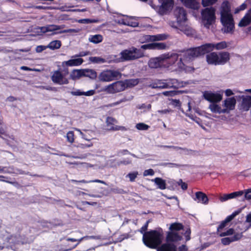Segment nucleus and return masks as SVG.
Returning <instances> with one entry per match:
<instances>
[{
  "mask_svg": "<svg viewBox=\"0 0 251 251\" xmlns=\"http://www.w3.org/2000/svg\"><path fill=\"white\" fill-rule=\"evenodd\" d=\"M103 40V37L100 34H96L90 35L89 37V41L94 44H98L101 42Z\"/></svg>",
  "mask_w": 251,
  "mask_h": 251,
  "instance_id": "nucleus-32",
  "label": "nucleus"
},
{
  "mask_svg": "<svg viewBox=\"0 0 251 251\" xmlns=\"http://www.w3.org/2000/svg\"><path fill=\"white\" fill-rule=\"evenodd\" d=\"M217 103H212L209 105V108L210 110L215 113H223V109Z\"/></svg>",
  "mask_w": 251,
  "mask_h": 251,
  "instance_id": "nucleus-33",
  "label": "nucleus"
},
{
  "mask_svg": "<svg viewBox=\"0 0 251 251\" xmlns=\"http://www.w3.org/2000/svg\"><path fill=\"white\" fill-rule=\"evenodd\" d=\"M164 54L166 57L167 58L168 63L170 66L174 64L178 59L179 55L176 53H172L171 55L169 53Z\"/></svg>",
  "mask_w": 251,
  "mask_h": 251,
  "instance_id": "nucleus-30",
  "label": "nucleus"
},
{
  "mask_svg": "<svg viewBox=\"0 0 251 251\" xmlns=\"http://www.w3.org/2000/svg\"><path fill=\"white\" fill-rule=\"evenodd\" d=\"M245 198L247 200H251V189H248L246 191Z\"/></svg>",
  "mask_w": 251,
  "mask_h": 251,
  "instance_id": "nucleus-60",
  "label": "nucleus"
},
{
  "mask_svg": "<svg viewBox=\"0 0 251 251\" xmlns=\"http://www.w3.org/2000/svg\"><path fill=\"white\" fill-rule=\"evenodd\" d=\"M182 239V237L177 232L174 231L168 232L166 236L167 242L172 243L178 242Z\"/></svg>",
  "mask_w": 251,
  "mask_h": 251,
  "instance_id": "nucleus-21",
  "label": "nucleus"
},
{
  "mask_svg": "<svg viewBox=\"0 0 251 251\" xmlns=\"http://www.w3.org/2000/svg\"><path fill=\"white\" fill-rule=\"evenodd\" d=\"M136 127L139 130H146L149 128L150 126L144 123H140L136 124Z\"/></svg>",
  "mask_w": 251,
  "mask_h": 251,
  "instance_id": "nucleus-44",
  "label": "nucleus"
},
{
  "mask_svg": "<svg viewBox=\"0 0 251 251\" xmlns=\"http://www.w3.org/2000/svg\"><path fill=\"white\" fill-rule=\"evenodd\" d=\"M62 45L61 42L60 40H54L50 42L47 46L48 48L51 50L59 49Z\"/></svg>",
  "mask_w": 251,
  "mask_h": 251,
  "instance_id": "nucleus-31",
  "label": "nucleus"
},
{
  "mask_svg": "<svg viewBox=\"0 0 251 251\" xmlns=\"http://www.w3.org/2000/svg\"><path fill=\"white\" fill-rule=\"evenodd\" d=\"M171 104L176 107H180L181 103L179 100L172 99L171 101Z\"/></svg>",
  "mask_w": 251,
  "mask_h": 251,
  "instance_id": "nucleus-51",
  "label": "nucleus"
},
{
  "mask_svg": "<svg viewBox=\"0 0 251 251\" xmlns=\"http://www.w3.org/2000/svg\"><path fill=\"white\" fill-rule=\"evenodd\" d=\"M112 191L115 194H123L126 193V192L123 189L119 188H113L112 189Z\"/></svg>",
  "mask_w": 251,
  "mask_h": 251,
  "instance_id": "nucleus-50",
  "label": "nucleus"
},
{
  "mask_svg": "<svg viewBox=\"0 0 251 251\" xmlns=\"http://www.w3.org/2000/svg\"><path fill=\"white\" fill-rule=\"evenodd\" d=\"M242 237L240 233H236L233 236L230 237H225L221 239V243L225 246L229 245L231 242L238 241Z\"/></svg>",
  "mask_w": 251,
  "mask_h": 251,
  "instance_id": "nucleus-20",
  "label": "nucleus"
},
{
  "mask_svg": "<svg viewBox=\"0 0 251 251\" xmlns=\"http://www.w3.org/2000/svg\"><path fill=\"white\" fill-rule=\"evenodd\" d=\"M184 4L188 8L198 9L199 8V3L196 0H181Z\"/></svg>",
  "mask_w": 251,
  "mask_h": 251,
  "instance_id": "nucleus-25",
  "label": "nucleus"
},
{
  "mask_svg": "<svg viewBox=\"0 0 251 251\" xmlns=\"http://www.w3.org/2000/svg\"><path fill=\"white\" fill-rule=\"evenodd\" d=\"M157 251H177V248L173 243L166 242L158 247Z\"/></svg>",
  "mask_w": 251,
  "mask_h": 251,
  "instance_id": "nucleus-18",
  "label": "nucleus"
},
{
  "mask_svg": "<svg viewBox=\"0 0 251 251\" xmlns=\"http://www.w3.org/2000/svg\"><path fill=\"white\" fill-rule=\"evenodd\" d=\"M71 181L73 182H74V183L79 182V183H90V182H98V183L105 184V182L104 181L100 180V179H95V180H90V181H86L84 179H82L80 180H75V179H72V180H71Z\"/></svg>",
  "mask_w": 251,
  "mask_h": 251,
  "instance_id": "nucleus-38",
  "label": "nucleus"
},
{
  "mask_svg": "<svg viewBox=\"0 0 251 251\" xmlns=\"http://www.w3.org/2000/svg\"><path fill=\"white\" fill-rule=\"evenodd\" d=\"M90 54L89 51H81L79 52V54H76L75 56H72V57H83Z\"/></svg>",
  "mask_w": 251,
  "mask_h": 251,
  "instance_id": "nucleus-58",
  "label": "nucleus"
},
{
  "mask_svg": "<svg viewBox=\"0 0 251 251\" xmlns=\"http://www.w3.org/2000/svg\"><path fill=\"white\" fill-rule=\"evenodd\" d=\"M234 198L233 193L230 194H225L221 196L219 198L221 201L223 202L229 199Z\"/></svg>",
  "mask_w": 251,
  "mask_h": 251,
  "instance_id": "nucleus-41",
  "label": "nucleus"
},
{
  "mask_svg": "<svg viewBox=\"0 0 251 251\" xmlns=\"http://www.w3.org/2000/svg\"><path fill=\"white\" fill-rule=\"evenodd\" d=\"M138 175V172H133L132 173H129L127 175V177H128L129 178V180L131 182H133L135 180V179L137 177Z\"/></svg>",
  "mask_w": 251,
  "mask_h": 251,
  "instance_id": "nucleus-47",
  "label": "nucleus"
},
{
  "mask_svg": "<svg viewBox=\"0 0 251 251\" xmlns=\"http://www.w3.org/2000/svg\"><path fill=\"white\" fill-rule=\"evenodd\" d=\"M121 73L118 70H106L102 71L99 76V79L102 82H109L120 78Z\"/></svg>",
  "mask_w": 251,
  "mask_h": 251,
  "instance_id": "nucleus-6",
  "label": "nucleus"
},
{
  "mask_svg": "<svg viewBox=\"0 0 251 251\" xmlns=\"http://www.w3.org/2000/svg\"><path fill=\"white\" fill-rule=\"evenodd\" d=\"M182 86V83L179 82L177 79L174 78L165 80H156L150 84V87L152 88L159 89H178Z\"/></svg>",
  "mask_w": 251,
  "mask_h": 251,
  "instance_id": "nucleus-4",
  "label": "nucleus"
},
{
  "mask_svg": "<svg viewBox=\"0 0 251 251\" xmlns=\"http://www.w3.org/2000/svg\"><path fill=\"white\" fill-rule=\"evenodd\" d=\"M193 199L198 202L204 204H207L209 201L206 195L201 191L197 192L195 193V197L193 198Z\"/></svg>",
  "mask_w": 251,
  "mask_h": 251,
  "instance_id": "nucleus-16",
  "label": "nucleus"
},
{
  "mask_svg": "<svg viewBox=\"0 0 251 251\" xmlns=\"http://www.w3.org/2000/svg\"><path fill=\"white\" fill-rule=\"evenodd\" d=\"M117 121L114 118L108 117L106 119V123L108 126H110L109 129L113 131L123 130L125 129L124 126H115L114 123H117Z\"/></svg>",
  "mask_w": 251,
  "mask_h": 251,
  "instance_id": "nucleus-17",
  "label": "nucleus"
},
{
  "mask_svg": "<svg viewBox=\"0 0 251 251\" xmlns=\"http://www.w3.org/2000/svg\"><path fill=\"white\" fill-rule=\"evenodd\" d=\"M218 0H202L201 3L203 7L212 5L215 3Z\"/></svg>",
  "mask_w": 251,
  "mask_h": 251,
  "instance_id": "nucleus-43",
  "label": "nucleus"
},
{
  "mask_svg": "<svg viewBox=\"0 0 251 251\" xmlns=\"http://www.w3.org/2000/svg\"><path fill=\"white\" fill-rule=\"evenodd\" d=\"M122 58L125 61L135 60L144 56V52L141 49L134 47L129 50H125L121 52Z\"/></svg>",
  "mask_w": 251,
  "mask_h": 251,
  "instance_id": "nucleus-5",
  "label": "nucleus"
},
{
  "mask_svg": "<svg viewBox=\"0 0 251 251\" xmlns=\"http://www.w3.org/2000/svg\"><path fill=\"white\" fill-rule=\"evenodd\" d=\"M174 15L177 23L181 24L187 20V13L183 7H176L174 10Z\"/></svg>",
  "mask_w": 251,
  "mask_h": 251,
  "instance_id": "nucleus-15",
  "label": "nucleus"
},
{
  "mask_svg": "<svg viewBox=\"0 0 251 251\" xmlns=\"http://www.w3.org/2000/svg\"><path fill=\"white\" fill-rule=\"evenodd\" d=\"M122 23L125 25H127L133 27H136L138 26V23L137 22H131L129 23L128 22L127 23L123 21Z\"/></svg>",
  "mask_w": 251,
  "mask_h": 251,
  "instance_id": "nucleus-59",
  "label": "nucleus"
},
{
  "mask_svg": "<svg viewBox=\"0 0 251 251\" xmlns=\"http://www.w3.org/2000/svg\"><path fill=\"white\" fill-rule=\"evenodd\" d=\"M154 174V172L152 169L146 170L144 172V175L147 176H153Z\"/></svg>",
  "mask_w": 251,
  "mask_h": 251,
  "instance_id": "nucleus-56",
  "label": "nucleus"
},
{
  "mask_svg": "<svg viewBox=\"0 0 251 251\" xmlns=\"http://www.w3.org/2000/svg\"><path fill=\"white\" fill-rule=\"evenodd\" d=\"M169 35L166 34H158L156 35H144L142 37L144 42H150L157 41H163L167 39Z\"/></svg>",
  "mask_w": 251,
  "mask_h": 251,
  "instance_id": "nucleus-14",
  "label": "nucleus"
},
{
  "mask_svg": "<svg viewBox=\"0 0 251 251\" xmlns=\"http://www.w3.org/2000/svg\"><path fill=\"white\" fill-rule=\"evenodd\" d=\"M149 66L151 68H161L160 56L158 57L151 59L149 62Z\"/></svg>",
  "mask_w": 251,
  "mask_h": 251,
  "instance_id": "nucleus-26",
  "label": "nucleus"
},
{
  "mask_svg": "<svg viewBox=\"0 0 251 251\" xmlns=\"http://www.w3.org/2000/svg\"><path fill=\"white\" fill-rule=\"evenodd\" d=\"M152 50H162L166 49V44L165 43H152Z\"/></svg>",
  "mask_w": 251,
  "mask_h": 251,
  "instance_id": "nucleus-36",
  "label": "nucleus"
},
{
  "mask_svg": "<svg viewBox=\"0 0 251 251\" xmlns=\"http://www.w3.org/2000/svg\"><path fill=\"white\" fill-rule=\"evenodd\" d=\"M251 22V8L250 9L238 24L240 27H245Z\"/></svg>",
  "mask_w": 251,
  "mask_h": 251,
  "instance_id": "nucleus-22",
  "label": "nucleus"
},
{
  "mask_svg": "<svg viewBox=\"0 0 251 251\" xmlns=\"http://www.w3.org/2000/svg\"><path fill=\"white\" fill-rule=\"evenodd\" d=\"M47 49H48L47 46L39 45L36 47L35 50L37 52L40 53L46 50Z\"/></svg>",
  "mask_w": 251,
  "mask_h": 251,
  "instance_id": "nucleus-55",
  "label": "nucleus"
},
{
  "mask_svg": "<svg viewBox=\"0 0 251 251\" xmlns=\"http://www.w3.org/2000/svg\"><path fill=\"white\" fill-rule=\"evenodd\" d=\"M163 234L159 231L152 230L145 232L143 240L145 245L151 249H157L162 242Z\"/></svg>",
  "mask_w": 251,
  "mask_h": 251,
  "instance_id": "nucleus-2",
  "label": "nucleus"
},
{
  "mask_svg": "<svg viewBox=\"0 0 251 251\" xmlns=\"http://www.w3.org/2000/svg\"><path fill=\"white\" fill-rule=\"evenodd\" d=\"M221 22L224 26V33H233L235 26L233 18L231 14L221 15Z\"/></svg>",
  "mask_w": 251,
  "mask_h": 251,
  "instance_id": "nucleus-8",
  "label": "nucleus"
},
{
  "mask_svg": "<svg viewBox=\"0 0 251 251\" xmlns=\"http://www.w3.org/2000/svg\"><path fill=\"white\" fill-rule=\"evenodd\" d=\"M83 237L79 239L73 238H68L66 240L68 241H71V242H77V243L73 246V248H75L80 243V242L83 240Z\"/></svg>",
  "mask_w": 251,
  "mask_h": 251,
  "instance_id": "nucleus-49",
  "label": "nucleus"
},
{
  "mask_svg": "<svg viewBox=\"0 0 251 251\" xmlns=\"http://www.w3.org/2000/svg\"><path fill=\"white\" fill-rule=\"evenodd\" d=\"M84 75L83 69H74L70 74V78L73 80H76Z\"/></svg>",
  "mask_w": 251,
  "mask_h": 251,
  "instance_id": "nucleus-24",
  "label": "nucleus"
},
{
  "mask_svg": "<svg viewBox=\"0 0 251 251\" xmlns=\"http://www.w3.org/2000/svg\"><path fill=\"white\" fill-rule=\"evenodd\" d=\"M84 62V60L81 58H75V59H70L68 61H65L62 62V66H64V65L72 67V66H78L80 65H81L83 62Z\"/></svg>",
  "mask_w": 251,
  "mask_h": 251,
  "instance_id": "nucleus-23",
  "label": "nucleus"
},
{
  "mask_svg": "<svg viewBox=\"0 0 251 251\" xmlns=\"http://www.w3.org/2000/svg\"><path fill=\"white\" fill-rule=\"evenodd\" d=\"M89 60L95 63H104L105 62V59L100 57H96V56H91L89 57Z\"/></svg>",
  "mask_w": 251,
  "mask_h": 251,
  "instance_id": "nucleus-40",
  "label": "nucleus"
},
{
  "mask_svg": "<svg viewBox=\"0 0 251 251\" xmlns=\"http://www.w3.org/2000/svg\"><path fill=\"white\" fill-rule=\"evenodd\" d=\"M206 55V60L209 65H223L228 62L230 58V54L227 51L219 52H208Z\"/></svg>",
  "mask_w": 251,
  "mask_h": 251,
  "instance_id": "nucleus-3",
  "label": "nucleus"
},
{
  "mask_svg": "<svg viewBox=\"0 0 251 251\" xmlns=\"http://www.w3.org/2000/svg\"><path fill=\"white\" fill-rule=\"evenodd\" d=\"M140 49L152 50V43L142 45Z\"/></svg>",
  "mask_w": 251,
  "mask_h": 251,
  "instance_id": "nucleus-57",
  "label": "nucleus"
},
{
  "mask_svg": "<svg viewBox=\"0 0 251 251\" xmlns=\"http://www.w3.org/2000/svg\"><path fill=\"white\" fill-rule=\"evenodd\" d=\"M161 3V8L165 11L171 9L174 5L173 0H160Z\"/></svg>",
  "mask_w": 251,
  "mask_h": 251,
  "instance_id": "nucleus-29",
  "label": "nucleus"
},
{
  "mask_svg": "<svg viewBox=\"0 0 251 251\" xmlns=\"http://www.w3.org/2000/svg\"><path fill=\"white\" fill-rule=\"evenodd\" d=\"M125 82L122 80L117 81L106 86L104 89L108 94H115L126 89Z\"/></svg>",
  "mask_w": 251,
  "mask_h": 251,
  "instance_id": "nucleus-9",
  "label": "nucleus"
},
{
  "mask_svg": "<svg viewBox=\"0 0 251 251\" xmlns=\"http://www.w3.org/2000/svg\"><path fill=\"white\" fill-rule=\"evenodd\" d=\"M227 47L226 41H222L216 44L206 43L201 46L191 48L183 52L177 63L178 67L181 69L186 70V64L190 63L196 58L212 51L214 49L217 50L225 49Z\"/></svg>",
  "mask_w": 251,
  "mask_h": 251,
  "instance_id": "nucleus-1",
  "label": "nucleus"
},
{
  "mask_svg": "<svg viewBox=\"0 0 251 251\" xmlns=\"http://www.w3.org/2000/svg\"><path fill=\"white\" fill-rule=\"evenodd\" d=\"M95 90H91L88 91L86 92H84L83 95L87 96H91L95 94Z\"/></svg>",
  "mask_w": 251,
  "mask_h": 251,
  "instance_id": "nucleus-63",
  "label": "nucleus"
},
{
  "mask_svg": "<svg viewBox=\"0 0 251 251\" xmlns=\"http://www.w3.org/2000/svg\"><path fill=\"white\" fill-rule=\"evenodd\" d=\"M184 230L185 232L183 233V235L185 237L186 241H188L191 239V231L190 227L189 226L185 227Z\"/></svg>",
  "mask_w": 251,
  "mask_h": 251,
  "instance_id": "nucleus-42",
  "label": "nucleus"
},
{
  "mask_svg": "<svg viewBox=\"0 0 251 251\" xmlns=\"http://www.w3.org/2000/svg\"><path fill=\"white\" fill-rule=\"evenodd\" d=\"M131 162L132 161H131V160L130 159L127 158V159H124L123 160H121V161H119L118 163V165H120L121 164L127 165L131 164Z\"/></svg>",
  "mask_w": 251,
  "mask_h": 251,
  "instance_id": "nucleus-54",
  "label": "nucleus"
},
{
  "mask_svg": "<svg viewBox=\"0 0 251 251\" xmlns=\"http://www.w3.org/2000/svg\"><path fill=\"white\" fill-rule=\"evenodd\" d=\"M234 230L232 228H229L226 232H221L219 234V236L224 237L228 235H231L234 233Z\"/></svg>",
  "mask_w": 251,
  "mask_h": 251,
  "instance_id": "nucleus-45",
  "label": "nucleus"
},
{
  "mask_svg": "<svg viewBox=\"0 0 251 251\" xmlns=\"http://www.w3.org/2000/svg\"><path fill=\"white\" fill-rule=\"evenodd\" d=\"M184 226L183 225L179 223H174L171 225L170 226V230L171 231H179L181 229H183Z\"/></svg>",
  "mask_w": 251,
  "mask_h": 251,
  "instance_id": "nucleus-34",
  "label": "nucleus"
},
{
  "mask_svg": "<svg viewBox=\"0 0 251 251\" xmlns=\"http://www.w3.org/2000/svg\"><path fill=\"white\" fill-rule=\"evenodd\" d=\"M50 77L54 84L62 85L69 83V79L65 77V75L63 74L60 69L53 71Z\"/></svg>",
  "mask_w": 251,
  "mask_h": 251,
  "instance_id": "nucleus-10",
  "label": "nucleus"
},
{
  "mask_svg": "<svg viewBox=\"0 0 251 251\" xmlns=\"http://www.w3.org/2000/svg\"><path fill=\"white\" fill-rule=\"evenodd\" d=\"M152 181L157 186L158 188L161 190H164L166 188V183L165 180L161 177H156L152 179Z\"/></svg>",
  "mask_w": 251,
  "mask_h": 251,
  "instance_id": "nucleus-27",
  "label": "nucleus"
},
{
  "mask_svg": "<svg viewBox=\"0 0 251 251\" xmlns=\"http://www.w3.org/2000/svg\"><path fill=\"white\" fill-rule=\"evenodd\" d=\"M66 137L67 140L72 143L74 142V132L72 131H70L67 133Z\"/></svg>",
  "mask_w": 251,
  "mask_h": 251,
  "instance_id": "nucleus-46",
  "label": "nucleus"
},
{
  "mask_svg": "<svg viewBox=\"0 0 251 251\" xmlns=\"http://www.w3.org/2000/svg\"><path fill=\"white\" fill-rule=\"evenodd\" d=\"M56 25H48L46 26H42L39 28L40 29V32L43 33H46L48 32H52L51 34H50L51 35H54L55 34H61V33H71L74 30V29H65L63 30H61L58 32L56 31Z\"/></svg>",
  "mask_w": 251,
  "mask_h": 251,
  "instance_id": "nucleus-12",
  "label": "nucleus"
},
{
  "mask_svg": "<svg viewBox=\"0 0 251 251\" xmlns=\"http://www.w3.org/2000/svg\"><path fill=\"white\" fill-rule=\"evenodd\" d=\"M227 223L225 221H223L219 225V226H218V227H217V232L218 233V234H219L220 233H221V231L224 228H225L226 226H227Z\"/></svg>",
  "mask_w": 251,
  "mask_h": 251,
  "instance_id": "nucleus-48",
  "label": "nucleus"
},
{
  "mask_svg": "<svg viewBox=\"0 0 251 251\" xmlns=\"http://www.w3.org/2000/svg\"><path fill=\"white\" fill-rule=\"evenodd\" d=\"M85 75L84 76L89 77L91 78H95L97 76V73L95 71L92 69H83Z\"/></svg>",
  "mask_w": 251,
  "mask_h": 251,
  "instance_id": "nucleus-35",
  "label": "nucleus"
},
{
  "mask_svg": "<svg viewBox=\"0 0 251 251\" xmlns=\"http://www.w3.org/2000/svg\"><path fill=\"white\" fill-rule=\"evenodd\" d=\"M230 6L228 1H224L221 6V15L230 14Z\"/></svg>",
  "mask_w": 251,
  "mask_h": 251,
  "instance_id": "nucleus-28",
  "label": "nucleus"
},
{
  "mask_svg": "<svg viewBox=\"0 0 251 251\" xmlns=\"http://www.w3.org/2000/svg\"><path fill=\"white\" fill-rule=\"evenodd\" d=\"M236 103V100L234 97L226 98L223 102V106L225 108L223 109V113H228L231 110L235 109Z\"/></svg>",
  "mask_w": 251,
  "mask_h": 251,
  "instance_id": "nucleus-13",
  "label": "nucleus"
},
{
  "mask_svg": "<svg viewBox=\"0 0 251 251\" xmlns=\"http://www.w3.org/2000/svg\"><path fill=\"white\" fill-rule=\"evenodd\" d=\"M165 96H174L176 95L177 92L176 91H166L162 93Z\"/></svg>",
  "mask_w": 251,
  "mask_h": 251,
  "instance_id": "nucleus-53",
  "label": "nucleus"
},
{
  "mask_svg": "<svg viewBox=\"0 0 251 251\" xmlns=\"http://www.w3.org/2000/svg\"><path fill=\"white\" fill-rule=\"evenodd\" d=\"M125 82L126 89L127 87H132L138 84L139 81L138 79H131L126 80Z\"/></svg>",
  "mask_w": 251,
  "mask_h": 251,
  "instance_id": "nucleus-37",
  "label": "nucleus"
},
{
  "mask_svg": "<svg viewBox=\"0 0 251 251\" xmlns=\"http://www.w3.org/2000/svg\"><path fill=\"white\" fill-rule=\"evenodd\" d=\"M203 97L205 100L211 103H218L223 99V93L219 92L216 93L211 91H205L203 93Z\"/></svg>",
  "mask_w": 251,
  "mask_h": 251,
  "instance_id": "nucleus-11",
  "label": "nucleus"
},
{
  "mask_svg": "<svg viewBox=\"0 0 251 251\" xmlns=\"http://www.w3.org/2000/svg\"><path fill=\"white\" fill-rule=\"evenodd\" d=\"M71 94L74 96H82L84 94V92H81L79 90L76 91L71 92Z\"/></svg>",
  "mask_w": 251,
  "mask_h": 251,
  "instance_id": "nucleus-62",
  "label": "nucleus"
},
{
  "mask_svg": "<svg viewBox=\"0 0 251 251\" xmlns=\"http://www.w3.org/2000/svg\"><path fill=\"white\" fill-rule=\"evenodd\" d=\"M241 109L247 111L251 107V96H243L241 104Z\"/></svg>",
  "mask_w": 251,
  "mask_h": 251,
  "instance_id": "nucleus-19",
  "label": "nucleus"
},
{
  "mask_svg": "<svg viewBox=\"0 0 251 251\" xmlns=\"http://www.w3.org/2000/svg\"><path fill=\"white\" fill-rule=\"evenodd\" d=\"M215 9L213 7L205 8L201 11L202 21L205 26H209L215 21Z\"/></svg>",
  "mask_w": 251,
  "mask_h": 251,
  "instance_id": "nucleus-7",
  "label": "nucleus"
},
{
  "mask_svg": "<svg viewBox=\"0 0 251 251\" xmlns=\"http://www.w3.org/2000/svg\"><path fill=\"white\" fill-rule=\"evenodd\" d=\"M178 185L181 186V188L183 190H186L188 188V185L186 183L182 181V180L180 179L177 182Z\"/></svg>",
  "mask_w": 251,
  "mask_h": 251,
  "instance_id": "nucleus-52",
  "label": "nucleus"
},
{
  "mask_svg": "<svg viewBox=\"0 0 251 251\" xmlns=\"http://www.w3.org/2000/svg\"><path fill=\"white\" fill-rule=\"evenodd\" d=\"M178 251H188V249L185 245H182L178 249Z\"/></svg>",
  "mask_w": 251,
  "mask_h": 251,
  "instance_id": "nucleus-64",
  "label": "nucleus"
},
{
  "mask_svg": "<svg viewBox=\"0 0 251 251\" xmlns=\"http://www.w3.org/2000/svg\"><path fill=\"white\" fill-rule=\"evenodd\" d=\"M161 57V68H168L170 66L168 63L167 58L165 54L160 56Z\"/></svg>",
  "mask_w": 251,
  "mask_h": 251,
  "instance_id": "nucleus-39",
  "label": "nucleus"
},
{
  "mask_svg": "<svg viewBox=\"0 0 251 251\" xmlns=\"http://www.w3.org/2000/svg\"><path fill=\"white\" fill-rule=\"evenodd\" d=\"M164 166H167L168 165L170 167H180L181 166L180 165L177 164L176 163H165L164 164H163Z\"/></svg>",
  "mask_w": 251,
  "mask_h": 251,
  "instance_id": "nucleus-61",
  "label": "nucleus"
}]
</instances>
